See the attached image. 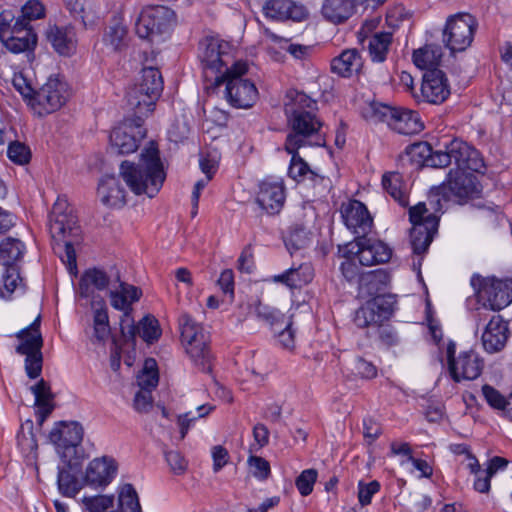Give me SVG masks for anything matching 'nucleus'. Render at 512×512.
<instances>
[{
  "label": "nucleus",
  "instance_id": "obj_13",
  "mask_svg": "<svg viewBox=\"0 0 512 512\" xmlns=\"http://www.w3.org/2000/svg\"><path fill=\"white\" fill-rule=\"evenodd\" d=\"M69 96L68 84L59 76H50L30 98L29 105L38 116H44L59 110Z\"/></svg>",
  "mask_w": 512,
  "mask_h": 512
},
{
  "label": "nucleus",
  "instance_id": "obj_35",
  "mask_svg": "<svg viewBox=\"0 0 512 512\" xmlns=\"http://www.w3.org/2000/svg\"><path fill=\"white\" fill-rule=\"evenodd\" d=\"M31 391L35 396L37 422L42 425L54 409L52 404L53 395L49 384L43 379L32 386Z\"/></svg>",
  "mask_w": 512,
  "mask_h": 512
},
{
  "label": "nucleus",
  "instance_id": "obj_62",
  "mask_svg": "<svg viewBox=\"0 0 512 512\" xmlns=\"http://www.w3.org/2000/svg\"><path fill=\"white\" fill-rule=\"evenodd\" d=\"M64 242L65 253L61 256L62 262L67 266L69 272L74 274L77 272V261L74 244H78L80 241L66 240Z\"/></svg>",
  "mask_w": 512,
  "mask_h": 512
},
{
  "label": "nucleus",
  "instance_id": "obj_52",
  "mask_svg": "<svg viewBox=\"0 0 512 512\" xmlns=\"http://www.w3.org/2000/svg\"><path fill=\"white\" fill-rule=\"evenodd\" d=\"M93 337L98 342H103L110 336L108 313L105 308L97 309L93 317Z\"/></svg>",
  "mask_w": 512,
  "mask_h": 512
},
{
  "label": "nucleus",
  "instance_id": "obj_41",
  "mask_svg": "<svg viewBox=\"0 0 512 512\" xmlns=\"http://www.w3.org/2000/svg\"><path fill=\"white\" fill-rule=\"evenodd\" d=\"M80 468L70 469L64 465L58 470V488L61 494L67 497H74L82 488L83 482L75 475Z\"/></svg>",
  "mask_w": 512,
  "mask_h": 512
},
{
  "label": "nucleus",
  "instance_id": "obj_55",
  "mask_svg": "<svg viewBox=\"0 0 512 512\" xmlns=\"http://www.w3.org/2000/svg\"><path fill=\"white\" fill-rule=\"evenodd\" d=\"M84 512H106L113 506V498L107 495L84 497Z\"/></svg>",
  "mask_w": 512,
  "mask_h": 512
},
{
  "label": "nucleus",
  "instance_id": "obj_46",
  "mask_svg": "<svg viewBox=\"0 0 512 512\" xmlns=\"http://www.w3.org/2000/svg\"><path fill=\"white\" fill-rule=\"evenodd\" d=\"M311 242V232L300 225L293 226L289 232V235L285 239L286 248L291 254L307 248L310 246Z\"/></svg>",
  "mask_w": 512,
  "mask_h": 512
},
{
  "label": "nucleus",
  "instance_id": "obj_26",
  "mask_svg": "<svg viewBox=\"0 0 512 512\" xmlns=\"http://www.w3.org/2000/svg\"><path fill=\"white\" fill-rule=\"evenodd\" d=\"M508 324L500 315H493L482 333V344L488 353L501 351L508 339Z\"/></svg>",
  "mask_w": 512,
  "mask_h": 512
},
{
  "label": "nucleus",
  "instance_id": "obj_8",
  "mask_svg": "<svg viewBox=\"0 0 512 512\" xmlns=\"http://www.w3.org/2000/svg\"><path fill=\"white\" fill-rule=\"evenodd\" d=\"M180 337L186 354L203 371L210 370L211 355L209 336L203 326L188 313H182L178 320Z\"/></svg>",
  "mask_w": 512,
  "mask_h": 512
},
{
  "label": "nucleus",
  "instance_id": "obj_24",
  "mask_svg": "<svg viewBox=\"0 0 512 512\" xmlns=\"http://www.w3.org/2000/svg\"><path fill=\"white\" fill-rule=\"evenodd\" d=\"M117 469V463L112 457L95 458L86 468L84 483L90 487L104 488L115 478Z\"/></svg>",
  "mask_w": 512,
  "mask_h": 512
},
{
  "label": "nucleus",
  "instance_id": "obj_50",
  "mask_svg": "<svg viewBox=\"0 0 512 512\" xmlns=\"http://www.w3.org/2000/svg\"><path fill=\"white\" fill-rule=\"evenodd\" d=\"M120 512H141L138 494L131 484H124L119 491Z\"/></svg>",
  "mask_w": 512,
  "mask_h": 512
},
{
  "label": "nucleus",
  "instance_id": "obj_49",
  "mask_svg": "<svg viewBox=\"0 0 512 512\" xmlns=\"http://www.w3.org/2000/svg\"><path fill=\"white\" fill-rule=\"evenodd\" d=\"M135 327V336L139 335L145 342L151 344L161 335L158 320L153 316L144 317Z\"/></svg>",
  "mask_w": 512,
  "mask_h": 512
},
{
  "label": "nucleus",
  "instance_id": "obj_53",
  "mask_svg": "<svg viewBox=\"0 0 512 512\" xmlns=\"http://www.w3.org/2000/svg\"><path fill=\"white\" fill-rule=\"evenodd\" d=\"M354 322L359 328L377 326L382 323L380 316L377 315L369 301L355 312Z\"/></svg>",
  "mask_w": 512,
  "mask_h": 512
},
{
  "label": "nucleus",
  "instance_id": "obj_18",
  "mask_svg": "<svg viewBox=\"0 0 512 512\" xmlns=\"http://www.w3.org/2000/svg\"><path fill=\"white\" fill-rule=\"evenodd\" d=\"M136 114L135 118L125 119L110 133L111 151L117 154H130L137 150L140 141L146 135L143 127V117Z\"/></svg>",
  "mask_w": 512,
  "mask_h": 512
},
{
  "label": "nucleus",
  "instance_id": "obj_48",
  "mask_svg": "<svg viewBox=\"0 0 512 512\" xmlns=\"http://www.w3.org/2000/svg\"><path fill=\"white\" fill-rule=\"evenodd\" d=\"M396 107L386 104L371 102L364 109V117L374 123L385 122L389 126L391 119L395 116Z\"/></svg>",
  "mask_w": 512,
  "mask_h": 512
},
{
  "label": "nucleus",
  "instance_id": "obj_51",
  "mask_svg": "<svg viewBox=\"0 0 512 512\" xmlns=\"http://www.w3.org/2000/svg\"><path fill=\"white\" fill-rule=\"evenodd\" d=\"M380 320H388L394 312L396 299L391 294H383L369 300Z\"/></svg>",
  "mask_w": 512,
  "mask_h": 512
},
{
  "label": "nucleus",
  "instance_id": "obj_27",
  "mask_svg": "<svg viewBox=\"0 0 512 512\" xmlns=\"http://www.w3.org/2000/svg\"><path fill=\"white\" fill-rule=\"evenodd\" d=\"M247 310L254 313L258 320L266 323L272 332L282 329V326L292 324V316L282 313L279 309L262 303L259 299L247 303Z\"/></svg>",
  "mask_w": 512,
  "mask_h": 512
},
{
  "label": "nucleus",
  "instance_id": "obj_20",
  "mask_svg": "<svg viewBox=\"0 0 512 512\" xmlns=\"http://www.w3.org/2000/svg\"><path fill=\"white\" fill-rule=\"evenodd\" d=\"M347 251L355 255L362 266H373L388 262L392 256L391 248L380 240L357 237L347 244Z\"/></svg>",
  "mask_w": 512,
  "mask_h": 512
},
{
  "label": "nucleus",
  "instance_id": "obj_40",
  "mask_svg": "<svg viewBox=\"0 0 512 512\" xmlns=\"http://www.w3.org/2000/svg\"><path fill=\"white\" fill-rule=\"evenodd\" d=\"M384 190L402 207L409 203L402 177L397 172L385 173L382 177Z\"/></svg>",
  "mask_w": 512,
  "mask_h": 512
},
{
  "label": "nucleus",
  "instance_id": "obj_30",
  "mask_svg": "<svg viewBox=\"0 0 512 512\" xmlns=\"http://www.w3.org/2000/svg\"><path fill=\"white\" fill-rule=\"evenodd\" d=\"M101 202L110 207H122L126 203V191L115 176L103 178L98 187Z\"/></svg>",
  "mask_w": 512,
  "mask_h": 512
},
{
  "label": "nucleus",
  "instance_id": "obj_1",
  "mask_svg": "<svg viewBox=\"0 0 512 512\" xmlns=\"http://www.w3.org/2000/svg\"><path fill=\"white\" fill-rule=\"evenodd\" d=\"M317 102L304 92L290 89L285 95L284 111L291 132L285 141V150L293 152L306 145H322V122L316 116Z\"/></svg>",
  "mask_w": 512,
  "mask_h": 512
},
{
  "label": "nucleus",
  "instance_id": "obj_12",
  "mask_svg": "<svg viewBox=\"0 0 512 512\" xmlns=\"http://www.w3.org/2000/svg\"><path fill=\"white\" fill-rule=\"evenodd\" d=\"M41 316L38 315L36 319L26 328L20 330L16 337L20 343L16 347V352L20 355H25V370L27 375L35 379L42 371V353L41 348L43 345L42 335L40 333Z\"/></svg>",
  "mask_w": 512,
  "mask_h": 512
},
{
  "label": "nucleus",
  "instance_id": "obj_5",
  "mask_svg": "<svg viewBox=\"0 0 512 512\" xmlns=\"http://www.w3.org/2000/svg\"><path fill=\"white\" fill-rule=\"evenodd\" d=\"M231 52V45L219 38L206 37L199 42L198 58L207 90L217 88L225 70L235 63Z\"/></svg>",
  "mask_w": 512,
  "mask_h": 512
},
{
  "label": "nucleus",
  "instance_id": "obj_44",
  "mask_svg": "<svg viewBox=\"0 0 512 512\" xmlns=\"http://www.w3.org/2000/svg\"><path fill=\"white\" fill-rule=\"evenodd\" d=\"M392 43L390 32L375 33L370 39L368 50L372 61L383 62L386 59L389 47Z\"/></svg>",
  "mask_w": 512,
  "mask_h": 512
},
{
  "label": "nucleus",
  "instance_id": "obj_58",
  "mask_svg": "<svg viewBox=\"0 0 512 512\" xmlns=\"http://www.w3.org/2000/svg\"><path fill=\"white\" fill-rule=\"evenodd\" d=\"M380 490V483L376 480L368 483L360 481L358 483V501L361 506L369 505L373 496Z\"/></svg>",
  "mask_w": 512,
  "mask_h": 512
},
{
  "label": "nucleus",
  "instance_id": "obj_38",
  "mask_svg": "<svg viewBox=\"0 0 512 512\" xmlns=\"http://www.w3.org/2000/svg\"><path fill=\"white\" fill-rule=\"evenodd\" d=\"M0 39L5 47L13 53H21L33 49L37 43V36L34 32H25L23 34L6 35V30L0 29Z\"/></svg>",
  "mask_w": 512,
  "mask_h": 512
},
{
  "label": "nucleus",
  "instance_id": "obj_47",
  "mask_svg": "<svg viewBox=\"0 0 512 512\" xmlns=\"http://www.w3.org/2000/svg\"><path fill=\"white\" fill-rule=\"evenodd\" d=\"M158 381L157 363L153 358H148L145 360L143 369L137 376V384L140 390L151 392L158 385Z\"/></svg>",
  "mask_w": 512,
  "mask_h": 512
},
{
  "label": "nucleus",
  "instance_id": "obj_32",
  "mask_svg": "<svg viewBox=\"0 0 512 512\" xmlns=\"http://www.w3.org/2000/svg\"><path fill=\"white\" fill-rule=\"evenodd\" d=\"M362 67V57L355 48L346 49L331 61V70L341 77H350Z\"/></svg>",
  "mask_w": 512,
  "mask_h": 512
},
{
  "label": "nucleus",
  "instance_id": "obj_29",
  "mask_svg": "<svg viewBox=\"0 0 512 512\" xmlns=\"http://www.w3.org/2000/svg\"><path fill=\"white\" fill-rule=\"evenodd\" d=\"M47 39L54 50L62 56H71L76 52V39L72 29L51 26L47 32Z\"/></svg>",
  "mask_w": 512,
  "mask_h": 512
},
{
  "label": "nucleus",
  "instance_id": "obj_59",
  "mask_svg": "<svg viewBox=\"0 0 512 512\" xmlns=\"http://www.w3.org/2000/svg\"><path fill=\"white\" fill-rule=\"evenodd\" d=\"M7 155L12 162L19 165L28 163L31 156L29 148L20 142L11 143Z\"/></svg>",
  "mask_w": 512,
  "mask_h": 512
},
{
  "label": "nucleus",
  "instance_id": "obj_33",
  "mask_svg": "<svg viewBox=\"0 0 512 512\" xmlns=\"http://www.w3.org/2000/svg\"><path fill=\"white\" fill-rule=\"evenodd\" d=\"M354 11L355 4L353 0H325L321 8L323 17L333 24L347 21Z\"/></svg>",
  "mask_w": 512,
  "mask_h": 512
},
{
  "label": "nucleus",
  "instance_id": "obj_2",
  "mask_svg": "<svg viewBox=\"0 0 512 512\" xmlns=\"http://www.w3.org/2000/svg\"><path fill=\"white\" fill-rule=\"evenodd\" d=\"M411 153L418 155L427 166L445 168L454 163V170L484 173L485 163L480 152L462 139L453 138L444 141L439 149H433L427 142L411 146Z\"/></svg>",
  "mask_w": 512,
  "mask_h": 512
},
{
  "label": "nucleus",
  "instance_id": "obj_43",
  "mask_svg": "<svg viewBox=\"0 0 512 512\" xmlns=\"http://www.w3.org/2000/svg\"><path fill=\"white\" fill-rule=\"evenodd\" d=\"M441 57L442 53L439 47L426 45L414 51L413 62L418 68L428 71V69H438Z\"/></svg>",
  "mask_w": 512,
  "mask_h": 512
},
{
  "label": "nucleus",
  "instance_id": "obj_7",
  "mask_svg": "<svg viewBox=\"0 0 512 512\" xmlns=\"http://www.w3.org/2000/svg\"><path fill=\"white\" fill-rule=\"evenodd\" d=\"M84 430L78 422H60L50 432L49 439L64 465L70 469L81 468L86 458L81 447Z\"/></svg>",
  "mask_w": 512,
  "mask_h": 512
},
{
  "label": "nucleus",
  "instance_id": "obj_39",
  "mask_svg": "<svg viewBox=\"0 0 512 512\" xmlns=\"http://www.w3.org/2000/svg\"><path fill=\"white\" fill-rule=\"evenodd\" d=\"M103 42L112 51H121L128 44L127 28L121 20L114 18L106 28Z\"/></svg>",
  "mask_w": 512,
  "mask_h": 512
},
{
  "label": "nucleus",
  "instance_id": "obj_17",
  "mask_svg": "<svg viewBox=\"0 0 512 512\" xmlns=\"http://www.w3.org/2000/svg\"><path fill=\"white\" fill-rule=\"evenodd\" d=\"M476 27V19L468 13L450 16L443 31V42L452 52H462L471 45Z\"/></svg>",
  "mask_w": 512,
  "mask_h": 512
},
{
  "label": "nucleus",
  "instance_id": "obj_19",
  "mask_svg": "<svg viewBox=\"0 0 512 512\" xmlns=\"http://www.w3.org/2000/svg\"><path fill=\"white\" fill-rule=\"evenodd\" d=\"M456 345L449 341L445 348L447 366L452 379L455 382L462 380H474L482 371L483 363L473 350L461 352L455 357Z\"/></svg>",
  "mask_w": 512,
  "mask_h": 512
},
{
  "label": "nucleus",
  "instance_id": "obj_63",
  "mask_svg": "<svg viewBox=\"0 0 512 512\" xmlns=\"http://www.w3.org/2000/svg\"><path fill=\"white\" fill-rule=\"evenodd\" d=\"M21 13L31 22L32 20L43 18L45 16V8L39 0H29L22 7Z\"/></svg>",
  "mask_w": 512,
  "mask_h": 512
},
{
  "label": "nucleus",
  "instance_id": "obj_21",
  "mask_svg": "<svg viewBox=\"0 0 512 512\" xmlns=\"http://www.w3.org/2000/svg\"><path fill=\"white\" fill-rule=\"evenodd\" d=\"M341 215L346 227L358 237H363L371 231L373 219L362 202L351 200L343 204Z\"/></svg>",
  "mask_w": 512,
  "mask_h": 512
},
{
  "label": "nucleus",
  "instance_id": "obj_31",
  "mask_svg": "<svg viewBox=\"0 0 512 512\" xmlns=\"http://www.w3.org/2000/svg\"><path fill=\"white\" fill-rule=\"evenodd\" d=\"M389 127L400 134L411 135L421 132L424 125L418 112L396 108L395 116L391 119Z\"/></svg>",
  "mask_w": 512,
  "mask_h": 512
},
{
  "label": "nucleus",
  "instance_id": "obj_42",
  "mask_svg": "<svg viewBox=\"0 0 512 512\" xmlns=\"http://www.w3.org/2000/svg\"><path fill=\"white\" fill-rule=\"evenodd\" d=\"M387 282V273L383 270L378 269L368 272H362L357 282V285L361 293L367 295H374L381 289V286L386 285Z\"/></svg>",
  "mask_w": 512,
  "mask_h": 512
},
{
  "label": "nucleus",
  "instance_id": "obj_10",
  "mask_svg": "<svg viewBox=\"0 0 512 512\" xmlns=\"http://www.w3.org/2000/svg\"><path fill=\"white\" fill-rule=\"evenodd\" d=\"M175 23V13L163 5L148 6L142 9L136 23V34L151 42L158 41L168 34Z\"/></svg>",
  "mask_w": 512,
  "mask_h": 512
},
{
  "label": "nucleus",
  "instance_id": "obj_11",
  "mask_svg": "<svg viewBox=\"0 0 512 512\" xmlns=\"http://www.w3.org/2000/svg\"><path fill=\"white\" fill-rule=\"evenodd\" d=\"M477 178L473 173L451 169L447 179L430 195V203L441 207V200L460 202L478 192Z\"/></svg>",
  "mask_w": 512,
  "mask_h": 512
},
{
  "label": "nucleus",
  "instance_id": "obj_57",
  "mask_svg": "<svg viewBox=\"0 0 512 512\" xmlns=\"http://www.w3.org/2000/svg\"><path fill=\"white\" fill-rule=\"evenodd\" d=\"M482 394L487 403L494 409L506 411L507 398H505L498 390L494 387L486 384L482 386Z\"/></svg>",
  "mask_w": 512,
  "mask_h": 512
},
{
  "label": "nucleus",
  "instance_id": "obj_56",
  "mask_svg": "<svg viewBox=\"0 0 512 512\" xmlns=\"http://www.w3.org/2000/svg\"><path fill=\"white\" fill-rule=\"evenodd\" d=\"M317 475L318 473L315 469H306L296 478L295 484L302 496H308L312 493Z\"/></svg>",
  "mask_w": 512,
  "mask_h": 512
},
{
  "label": "nucleus",
  "instance_id": "obj_60",
  "mask_svg": "<svg viewBox=\"0 0 512 512\" xmlns=\"http://www.w3.org/2000/svg\"><path fill=\"white\" fill-rule=\"evenodd\" d=\"M273 333L282 348L292 350L295 347V329L293 328V323L288 326L284 324L282 329Z\"/></svg>",
  "mask_w": 512,
  "mask_h": 512
},
{
  "label": "nucleus",
  "instance_id": "obj_37",
  "mask_svg": "<svg viewBox=\"0 0 512 512\" xmlns=\"http://www.w3.org/2000/svg\"><path fill=\"white\" fill-rule=\"evenodd\" d=\"M25 244L13 237L4 238L0 242V264L5 268L17 267L25 254Z\"/></svg>",
  "mask_w": 512,
  "mask_h": 512
},
{
  "label": "nucleus",
  "instance_id": "obj_54",
  "mask_svg": "<svg viewBox=\"0 0 512 512\" xmlns=\"http://www.w3.org/2000/svg\"><path fill=\"white\" fill-rule=\"evenodd\" d=\"M340 251H342L343 256L346 258V260L342 262L340 267L343 276L348 282L357 284L362 271L360 267L357 265L358 260L356 256L348 253L347 245L345 246L344 249H340Z\"/></svg>",
  "mask_w": 512,
  "mask_h": 512
},
{
  "label": "nucleus",
  "instance_id": "obj_4",
  "mask_svg": "<svg viewBox=\"0 0 512 512\" xmlns=\"http://www.w3.org/2000/svg\"><path fill=\"white\" fill-rule=\"evenodd\" d=\"M247 71L248 65L237 61L230 69L225 70L219 86L207 91L215 94L222 93L228 103L235 108H250L258 99V90L251 80L244 77Z\"/></svg>",
  "mask_w": 512,
  "mask_h": 512
},
{
  "label": "nucleus",
  "instance_id": "obj_15",
  "mask_svg": "<svg viewBox=\"0 0 512 512\" xmlns=\"http://www.w3.org/2000/svg\"><path fill=\"white\" fill-rule=\"evenodd\" d=\"M49 232L55 241L81 240V227L73 208L64 197H58L49 216Z\"/></svg>",
  "mask_w": 512,
  "mask_h": 512
},
{
  "label": "nucleus",
  "instance_id": "obj_34",
  "mask_svg": "<svg viewBox=\"0 0 512 512\" xmlns=\"http://www.w3.org/2000/svg\"><path fill=\"white\" fill-rule=\"evenodd\" d=\"M314 276L313 267L309 262L292 266L282 274L274 276L275 282H281L290 288H297L308 284Z\"/></svg>",
  "mask_w": 512,
  "mask_h": 512
},
{
  "label": "nucleus",
  "instance_id": "obj_36",
  "mask_svg": "<svg viewBox=\"0 0 512 512\" xmlns=\"http://www.w3.org/2000/svg\"><path fill=\"white\" fill-rule=\"evenodd\" d=\"M287 153L292 156L288 169V175L293 180L301 182L308 179L315 185L323 184L327 180L324 176L319 175L309 167L308 163L298 154V150Z\"/></svg>",
  "mask_w": 512,
  "mask_h": 512
},
{
  "label": "nucleus",
  "instance_id": "obj_25",
  "mask_svg": "<svg viewBox=\"0 0 512 512\" xmlns=\"http://www.w3.org/2000/svg\"><path fill=\"white\" fill-rule=\"evenodd\" d=\"M285 198V186L282 180L266 179L261 182L257 203L267 213H278L284 205Z\"/></svg>",
  "mask_w": 512,
  "mask_h": 512
},
{
  "label": "nucleus",
  "instance_id": "obj_22",
  "mask_svg": "<svg viewBox=\"0 0 512 512\" xmlns=\"http://www.w3.org/2000/svg\"><path fill=\"white\" fill-rule=\"evenodd\" d=\"M263 12L267 18L276 21L302 22L309 15L303 4L293 0H268L263 5Z\"/></svg>",
  "mask_w": 512,
  "mask_h": 512
},
{
  "label": "nucleus",
  "instance_id": "obj_14",
  "mask_svg": "<svg viewBox=\"0 0 512 512\" xmlns=\"http://www.w3.org/2000/svg\"><path fill=\"white\" fill-rule=\"evenodd\" d=\"M409 219L413 225L410 232L412 249L415 254L421 255L433 240L439 218L434 213H428L426 204L420 202L409 209Z\"/></svg>",
  "mask_w": 512,
  "mask_h": 512
},
{
  "label": "nucleus",
  "instance_id": "obj_64",
  "mask_svg": "<svg viewBox=\"0 0 512 512\" xmlns=\"http://www.w3.org/2000/svg\"><path fill=\"white\" fill-rule=\"evenodd\" d=\"M165 459H166L170 469L175 474H181L187 468L186 460L178 451L171 450V451L165 452Z\"/></svg>",
  "mask_w": 512,
  "mask_h": 512
},
{
  "label": "nucleus",
  "instance_id": "obj_28",
  "mask_svg": "<svg viewBox=\"0 0 512 512\" xmlns=\"http://www.w3.org/2000/svg\"><path fill=\"white\" fill-rule=\"evenodd\" d=\"M114 281L107 273L98 268L87 269L79 281V293L81 297L89 298L96 290L102 291L111 286Z\"/></svg>",
  "mask_w": 512,
  "mask_h": 512
},
{
  "label": "nucleus",
  "instance_id": "obj_3",
  "mask_svg": "<svg viewBox=\"0 0 512 512\" xmlns=\"http://www.w3.org/2000/svg\"><path fill=\"white\" fill-rule=\"evenodd\" d=\"M120 176L134 194L154 197L166 178L155 144L151 142L142 151L137 163L123 161L120 165Z\"/></svg>",
  "mask_w": 512,
  "mask_h": 512
},
{
  "label": "nucleus",
  "instance_id": "obj_23",
  "mask_svg": "<svg viewBox=\"0 0 512 512\" xmlns=\"http://www.w3.org/2000/svg\"><path fill=\"white\" fill-rule=\"evenodd\" d=\"M450 95V86L444 72L440 69H428L423 75L421 96L431 104L443 103Z\"/></svg>",
  "mask_w": 512,
  "mask_h": 512
},
{
  "label": "nucleus",
  "instance_id": "obj_16",
  "mask_svg": "<svg viewBox=\"0 0 512 512\" xmlns=\"http://www.w3.org/2000/svg\"><path fill=\"white\" fill-rule=\"evenodd\" d=\"M115 281L118 283V287L109 290L111 306L124 313L120 321L123 336L134 339L135 327L131 317V306L141 298L142 291L134 285L121 281L118 272L115 275Z\"/></svg>",
  "mask_w": 512,
  "mask_h": 512
},
{
  "label": "nucleus",
  "instance_id": "obj_61",
  "mask_svg": "<svg viewBox=\"0 0 512 512\" xmlns=\"http://www.w3.org/2000/svg\"><path fill=\"white\" fill-rule=\"evenodd\" d=\"M249 466L253 475L259 479H266L270 475V465L262 457L250 456L248 459Z\"/></svg>",
  "mask_w": 512,
  "mask_h": 512
},
{
  "label": "nucleus",
  "instance_id": "obj_9",
  "mask_svg": "<svg viewBox=\"0 0 512 512\" xmlns=\"http://www.w3.org/2000/svg\"><path fill=\"white\" fill-rule=\"evenodd\" d=\"M163 90V79L157 68L142 70L141 82L127 92V104L135 114L149 115L153 112L156 100Z\"/></svg>",
  "mask_w": 512,
  "mask_h": 512
},
{
  "label": "nucleus",
  "instance_id": "obj_45",
  "mask_svg": "<svg viewBox=\"0 0 512 512\" xmlns=\"http://www.w3.org/2000/svg\"><path fill=\"white\" fill-rule=\"evenodd\" d=\"M17 290H23V281L18 267L5 268L1 277L0 298L9 300Z\"/></svg>",
  "mask_w": 512,
  "mask_h": 512
},
{
  "label": "nucleus",
  "instance_id": "obj_6",
  "mask_svg": "<svg viewBox=\"0 0 512 512\" xmlns=\"http://www.w3.org/2000/svg\"><path fill=\"white\" fill-rule=\"evenodd\" d=\"M471 285L481 304L475 314L478 323L487 318V311H499L512 302V279L498 280L473 275Z\"/></svg>",
  "mask_w": 512,
  "mask_h": 512
}]
</instances>
